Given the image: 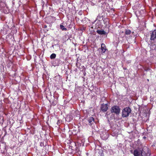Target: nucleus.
I'll return each mask as SVG.
<instances>
[{"label":"nucleus","mask_w":156,"mask_h":156,"mask_svg":"<svg viewBox=\"0 0 156 156\" xmlns=\"http://www.w3.org/2000/svg\"><path fill=\"white\" fill-rule=\"evenodd\" d=\"M131 112V110L129 107L125 108L122 110V116L123 118L128 117Z\"/></svg>","instance_id":"1"},{"label":"nucleus","mask_w":156,"mask_h":156,"mask_svg":"<svg viewBox=\"0 0 156 156\" xmlns=\"http://www.w3.org/2000/svg\"><path fill=\"white\" fill-rule=\"evenodd\" d=\"M111 112L114 113L116 115H118L120 112V109L119 107L117 105L112 106L111 108Z\"/></svg>","instance_id":"2"},{"label":"nucleus","mask_w":156,"mask_h":156,"mask_svg":"<svg viewBox=\"0 0 156 156\" xmlns=\"http://www.w3.org/2000/svg\"><path fill=\"white\" fill-rule=\"evenodd\" d=\"M96 32L99 35H106L107 36L109 32V29H108V31H105L103 29L99 30L97 28Z\"/></svg>","instance_id":"3"},{"label":"nucleus","mask_w":156,"mask_h":156,"mask_svg":"<svg viewBox=\"0 0 156 156\" xmlns=\"http://www.w3.org/2000/svg\"><path fill=\"white\" fill-rule=\"evenodd\" d=\"M108 104H101L100 108L101 111L104 113L106 112L108 109Z\"/></svg>","instance_id":"4"},{"label":"nucleus","mask_w":156,"mask_h":156,"mask_svg":"<svg viewBox=\"0 0 156 156\" xmlns=\"http://www.w3.org/2000/svg\"><path fill=\"white\" fill-rule=\"evenodd\" d=\"M70 144L71 145L70 146V147L72 150H74L75 149L76 153H78L80 151L79 148L76 146V144L75 142H71Z\"/></svg>","instance_id":"5"},{"label":"nucleus","mask_w":156,"mask_h":156,"mask_svg":"<svg viewBox=\"0 0 156 156\" xmlns=\"http://www.w3.org/2000/svg\"><path fill=\"white\" fill-rule=\"evenodd\" d=\"M130 152L134 156H140L141 153V149H136L134 151L131 150Z\"/></svg>","instance_id":"6"},{"label":"nucleus","mask_w":156,"mask_h":156,"mask_svg":"<svg viewBox=\"0 0 156 156\" xmlns=\"http://www.w3.org/2000/svg\"><path fill=\"white\" fill-rule=\"evenodd\" d=\"M151 34L150 40L154 41L156 38V30H154L151 32Z\"/></svg>","instance_id":"7"},{"label":"nucleus","mask_w":156,"mask_h":156,"mask_svg":"<svg viewBox=\"0 0 156 156\" xmlns=\"http://www.w3.org/2000/svg\"><path fill=\"white\" fill-rule=\"evenodd\" d=\"M102 20L104 22V23L105 25V27H106L108 29H109L110 26L109 25V23L108 19L107 18H102Z\"/></svg>","instance_id":"8"},{"label":"nucleus","mask_w":156,"mask_h":156,"mask_svg":"<svg viewBox=\"0 0 156 156\" xmlns=\"http://www.w3.org/2000/svg\"><path fill=\"white\" fill-rule=\"evenodd\" d=\"M88 124L90 125H92L94 122V118L92 117H90L87 119Z\"/></svg>","instance_id":"9"},{"label":"nucleus","mask_w":156,"mask_h":156,"mask_svg":"<svg viewBox=\"0 0 156 156\" xmlns=\"http://www.w3.org/2000/svg\"><path fill=\"white\" fill-rule=\"evenodd\" d=\"M101 53L102 54L104 53L107 50L105 44L102 43L101 44Z\"/></svg>","instance_id":"10"},{"label":"nucleus","mask_w":156,"mask_h":156,"mask_svg":"<svg viewBox=\"0 0 156 156\" xmlns=\"http://www.w3.org/2000/svg\"><path fill=\"white\" fill-rule=\"evenodd\" d=\"M150 48L151 50H156V45L154 44H152L150 46Z\"/></svg>","instance_id":"11"},{"label":"nucleus","mask_w":156,"mask_h":156,"mask_svg":"<svg viewBox=\"0 0 156 156\" xmlns=\"http://www.w3.org/2000/svg\"><path fill=\"white\" fill-rule=\"evenodd\" d=\"M58 103V100L57 99H54L53 101L51 103V105L53 106H55Z\"/></svg>","instance_id":"12"},{"label":"nucleus","mask_w":156,"mask_h":156,"mask_svg":"<svg viewBox=\"0 0 156 156\" xmlns=\"http://www.w3.org/2000/svg\"><path fill=\"white\" fill-rule=\"evenodd\" d=\"M147 152L144 151L142 149L141 150V153H140L141 156H145L146 155Z\"/></svg>","instance_id":"13"},{"label":"nucleus","mask_w":156,"mask_h":156,"mask_svg":"<svg viewBox=\"0 0 156 156\" xmlns=\"http://www.w3.org/2000/svg\"><path fill=\"white\" fill-rule=\"evenodd\" d=\"M56 57V55L55 53L51 54L50 56V58L51 59H53L55 58Z\"/></svg>","instance_id":"14"},{"label":"nucleus","mask_w":156,"mask_h":156,"mask_svg":"<svg viewBox=\"0 0 156 156\" xmlns=\"http://www.w3.org/2000/svg\"><path fill=\"white\" fill-rule=\"evenodd\" d=\"M60 28L61 29H62V30H66L67 29L64 26L62 25H60Z\"/></svg>","instance_id":"15"},{"label":"nucleus","mask_w":156,"mask_h":156,"mask_svg":"<svg viewBox=\"0 0 156 156\" xmlns=\"http://www.w3.org/2000/svg\"><path fill=\"white\" fill-rule=\"evenodd\" d=\"M131 32V31L129 30H126L125 31V34L129 35L130 34Z\"/></svg>","instance_id":"16"},{"label":"nucleus","mask_w":156,"mask_h":156,"mask_svg":"<svg viewBox=\"0 0 156 156\" xmlns=\"http://www.w3.org/2000/svg\"><path fill=\"white\" fill-rule=\"evenodd\" d=\"M98 153L100 155L99 156H104V154L102 150L99 151Z\"/></svg>","instance_id":"17"},{"label":"nucleus","mask_w":156,"mask_h":156,"mask_svg":"<svg viewBox=\"0 0 156 156\" xmlns=\"http://www.w3.org/2000/svg\"><path fill=\"white\" fill-rule=\"evenodd\" d=\"M101 20H98L96 25L98 24V25H100L101 23Z\"/></svg>","instance_id":"18"},{"label":"nucleus","mask_w":156,"mask_h":156,"mask_svg":"<svg viewBox=\"0 0 156 156\" xmlns=\"http://www.w3.org/2000/svg\"><path fill=\"white\" fill-rule=\"evenodd\" d=\"M109 115H110V114H108V112H107L106 113V114L105 115V116L106 117L108 118V120H109V119L108 116Z\"/></svg>","instance_id":"19"},{"label":"nucleus","mask_w":156,"mask_h":156,"mask_svg":"<svg viewBox=\"0 0 156 156\" xmlns=\"http://www.w3.org/2000/svg\"><path fill=\"white\" fill-rule=\"evenodd\" d=\"M40 146L41 147H44V143L43 142H41L40 143Z\"/></svg>","instance_id":"20"},{"label":"nucleus","mask_w":156,"mask_h":156,"mask_svg":"<svg viewBox=\"0 0 156 156\" xmlns=\"http://www.w3.org/2000/svg\"><path fill=\"white\" fill-rule=\"evenodd\" d=\"M150 156V154L148 152L147 153L146 155H145V156Z\"/></svg>","instance_id":"21"},{"label":"nucleus","mask_w":156,"mask_h":156,"mask_svg":"<svg viewBox=\"0 0 156 156\" xmlns=\"http://www.w3.org/2000/svg\"><path fill=\"white\" fill-rule=\"evenodd\" d=\"M65 51L64 49H62V53L63 54H64L65 53Z\"/></svg>","instance_id":"22"},{"label":"nucleus","mask_w":156,"mask_h":156,"mask_svg":"<svg viewBox=\"0 0 156 156\" xmlns=\"http://www.w3.org/2000/svg\"><path fill=\"white\" fill-rule=\"evenodd\" d=\"M111 116H112V117H111H111L110 118H109L110 120H111L113 118V115L112 114H111Z\"/></svg>","instance_id":"23"},{"label":"nucleus","mask_w":156,"mask_h":156,"mask_svg":"<svg viewBox=\"0 0 156 156\" xmlns=\"http://www.w3.org/2000/svg\"><path fill=\"white\" fill-rule=\"evenodd\" d=\"M44 28H46L47 27V26L46 25H45L44 26Z\"/></svg>","instance_id":"24"},{"label":"nucleus","mask_w":156,"mask_h":156,"mask_svg":"<svg viewBox=\"0 0 156 156\" xmlns=\"http://www.w3.org/2000/svg\"><path fill=\"white\" fill-rule=\"evenodd\" d=\"M58 123H60V122H59V121H58V122H57V123L58 124Z\"/></svg>","instance_id":"25"},{"label":"nucleus","mask_w":156,"mask_h":156,"mask_svg":"<svg viewBox=\"0 0 156 156\" xmlns=\"http://www.w3.org/2000/svg\"><path fill=\"white\" fill-rule=\"evenodd\" d=\"M78 60H77V63H76V65H77V62H78Z\"/></svg>","instance_id":"26"},{"label":"nucleus","mask_w":156,"mask_h":156,"mask_svg":"<svg viewBox=\"0 0 156 156\" xmlns=\"http://www.w3.org/2000/svg\"><path fill=\"white\" fill-rule=\"evenodd\" d=\"M147 80L148 81H149V80L148 79H147Z\"/></svg>","instance_id":"27"},{"label":"nucleus","mask_w":156,"mask_h":156,"mask_svg":"<svg viewBox=\"0 0 156 156\" xmlns=\"http://www.w3.org/2000/svg\"><path fill=\"white\" fill-rule=\"evenodd\" d=\"M110 156H112V155H110Z\"/></svg>","instance_id":"28"},{"label":"nucleus","mask_w":156,"mask_h":156,"mask_svg":"<svg viewBox=\"0 0 156 156\" xmlns=\"http://www.w3.org/2000/svg\"><path fill=\"white\" fill-rule=\"evenodd\" d=\"M126 69V68H125V69Z\"/></svg>","instance_id":"29"},{"label":"nucleus","mask_w":156,"mask_h":156,"mask_svg":"<svg viewBox=\"0 0 156 156\" xmlns=\"http://www.w3.org/2000/svg\"><path fill=\"white\" fill-rule=\"evenodd\" d=\"M126 69V68H125V69Z\"/></svg>","instance_id":"30"},{"label":"nucleus","mask_w":156,"mask_h":156,"mask_svg":"<svg viewBox=\"0 0 156 156\" xmlns=\"http://www.w3.org/2000/svg\"><path fill=\"white\" fill-rule=\"evenodd\" d=\"M144 138H145V136H144Z\"/></svg>","instance_id":"31"}]
</instances>
